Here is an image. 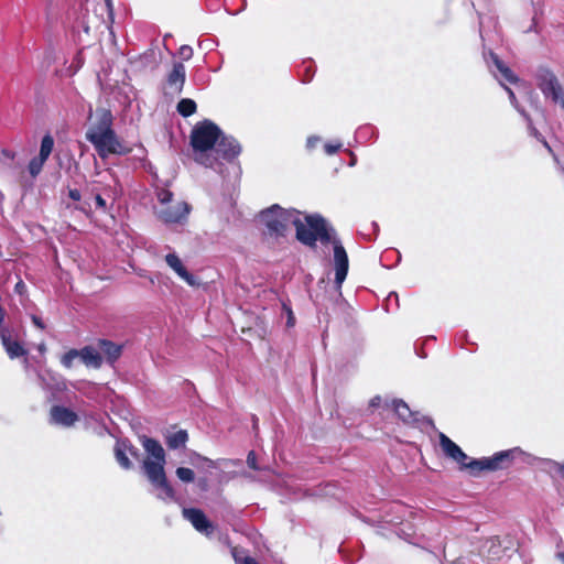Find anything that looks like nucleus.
I'll list each match as a JSON object with an SVG mask.
<instances>
[{
	"instance_id": "f257e3e1",
	"label": "nucleus",
	"mask_w": 564,
	"mask_h": 564,
	"mask_svg": "<svg viewBox=\"0 0 564 564\" xmlns=\"http://www.w3.org/2000/svg\"><path fill=\"white\" fill-rule=\"evenodd\" d=\"M260 220L267 229V234L272 237H282L293 225L296 231V239L310 247L315 248L317 240L323 245L332 243L334 248L335 284L340 290L348 273V256L337 238L332 226L318 214L302 216L295 209H284L279 205L260 213Z\"/></svg>"
},
{
	"instance_id": "f03ea898",
	"label": "nucleus",
	"mask_w": 564,
	"mask_h": 564,
	"mask_svg": "<svg viewBox=\"0 0 564 564\" xmlns=\"http://www.w3.org/2000/svg\"><path fill=\"white\" fill-rule=\"evenodd\" d=\"M142 446L147 458L142 463L143 471L153 488L158 490L156 498L161 500H174L175 491L165 475V452L162 445L154 438L143 436Z\"/></svg>"
},
{
	"instance_id": "7ed1b4c3",
	"label": "nucleus",
	"mask_w": 564,
	"mask_h": 564,
	"mask_svg": "<svg viewBox=\"0 0 564 564\" xmlns=\"http://www.w3.org/2000/svg\"><path fill=\"white\" fill-rule=\"evenodd\" d=\"M97 120L86 132V139L94 145L101 159L110 154L123 155L130 152L112 129V113L106 108L96 110Z\"/></svg>"
},
{
	"instance_id": "20e7f679",
	"label": "nucleus",
	"mask_w": 564,
	"mask_h": 564,
	"mask_svg": "<svg viewBox=\"0 0 564 564\" xmlns=\"http://www.w3.org/2000/svg\"><path fill=\"white\" fill-rule=\"evenodd\" d=\"M221 130L210 120H204L195 124L191 133V145L194 159L197 163L207 167L214 166V159L209 152L217 145Z\"/></svg>"
},
{
	"instance_id": "39448f33",
	"label": "nucleus",
	"mask_w": 564,
	"mask_h": 564,
	"mask_svg": "<svg viewBox=\"0 0 564 564\" xmlns=\"http://www.w3.org/2000/svg\"><path fill=\"white\" fill-rule=\"evenodd\" d=\"M484 58L487 63L488 68L492 75L498 79L500 85L506 89L509 95L511 105L518 110V112L528 121V128L532 135L540 138L539 131L532 126L529 115L522 109L517 101L514 91L505 85V83L518 84V76L492 52H484Z\"/></svg>"
},
{
	"instance_id": "423d86ee",
	"label": "nucleus",
	"mask_w": 564,
	"mask_h": 564,
	"mask_svg": "<svg viewBox=\"0 0 564 564\" xmlns=\"http://www.w3.org/2000/svg\"><path fill=\"white\" fill-rule=\"evenodd\" d=\"M159 206L155 207L156 217L166 225L183 224L191 213V206L184 200H174L173 193L165 188L156 191Z\"/></svg>"
},
{
	"instance_id": "0eeeda50",
	"label": "nucleus",
	"mask_w": 564,
	"mask_h": 564,
	"mask_svg": "<svg viewBox=\"0 0 564 564\" xmlns=\"http://www.w3.org/2000/svg\"><path fill=\"white\" fill-rule=\"evenodd\" d=\"M516 460L524 464H532L535 457L520 447H513L495 453L486 457V467L488 471H496L509 468Z\"/></svg>"
},
{
	"instance_id": "6e6552de",
	"label": "nucleus",
	"mask_w": 564,
	"mask_h": 564,
	"mask_svg": "<svg viewBox=\"0 0 564 564\" xmlns=\"http://www.w3.org/2000/svg\"><path fill=\"white\" fill-rule=\"evenodd\" d=\"M536 82L544 97L564 110V89L556 76L549 69L541 68L536 73Z\"/></svg>"
},
{
	"instance_id": "1a4fd4ad",
	"label": "nucleus",
	"mask_w": 564,
	"mask_h": 564,
	"mask_svg": "<svg viewBox=\"0 0 564 564\" xmlns=\"http://www.w3.org/2000/svg\"><path fill=\"white\" fill-rule=\"evenodd\" d=\"M183 517L192 523L196 531L210 536L215 531V525L207 519L205 513L197 508H184Z\"/></svg>"
},
{
	"instance_id": "9d476101",
	"label": "nucleus",
	"mask_w": 564,
	"mask_h": 564,
	"mask_svg": "<svg viewBox=\"0 0 564 564\" xmlns=\"http://www.w3.org/2000/svg\"><path fill=\"white\" fill-rule=\"evenodd\" d=\"M51 422L64 427H70L78 421V415L63 405H54L50 411Z\"/></svg>"
},
{
	"instance_id": "9b49d317",
	"label": "nucleus",
	"mask_w": 564,
	"mask_h": 564,
	"mask_svg": "<svg viewBox=\"0 0 564 564\" xmlns=\"http://www.w3.org/2000/svg\"><path fill=\"white\" fill-rule=\"evenodd\" d=\"M440 446L446 457L453 459L459 465H465V460L468 459V456L462 451V448L444 433H440Z\"/></svg>"
},
{
	"instance_id": "f8f14e48",
	"label": "nucleus",
	"mask_w": 564,
	"mask_h": 564,
	"mask_svg": "<svg viewBox=\"0 0 564 564\" xmlns=\"http://www.w3.org/2000/svg\"><path fill=\"white\" fill-rule=\"evenodd\" d=\"M166 264L188 285H198V281L194 274L189 273L184 267L182 260L175 252H170L165 256Z\"/></svg>"
},
{
	"instance_id": "ddd939ff",
	"label": "nucleus",
	"mask_w": 564,
	"mask_h": 564,
	"mask_svg": "<svg viewBox=\"0 0 564 564\" xmlns=\"http://www.w3.org/2000/svg\"><path fill=\"white\" fill-rule=\"evenodd\" d=\"M0 338L11 359L26 356V349L18 340L12 338L11 333L7 328L0 327Z\"/></svg>"
},
{
	"instance_id": "4468645a",
	"label": "nucleus",
	"mask_w": 564,
	"mask_h": 564,
	"mask_svg": "<svg viewBox=\"0 0 564 564\" xmlns=\"http://www.w3.org/2000/svg\"><path fill=\"white\" fill-rule=\"evenodd\" d=\"M128 455L138 457V455H139L138 448L132 446L128 441H124V440L117 441L116 446H115V456H116L118 464L123 469L131 468V462H130Z\"/></svg>"
},
{
	"instance_id": "2eb2a0df",
	"label": "nucleus",
	"mask_w": 564,
	"mask_h": 564,
	"mask_svg": "<svg viewBox=\"0 0 564 564\" xmlns=\"http://www.w3.org/2000/svg\"><path fill=\"white\" fill-rule=\"evenodd\" d=\"M186 79V68L182 62H174L166 82L169 87L176 94H181Z\"/></svg>"
},
{
	"instance_id": "dca6fc26",
	"label": "nucleus",
	"mask_w": 564,
	"mask_h": 564,
	"mask_svg": "<svg viewBox=\"0 0 564 564\" xmlns=\"http://www.w3.org/2000/svg\"><path fill=\"white\" fill-rule=\"evenodd\" d=\"M240 151L241 148L236 139L232 137L220 135L216 145V152L224 159L232 160L240 153Z\"/></svg>"
},
{
	"instance_id": "f3484780",
	"label": "nucleus",
	"mask_w": 564,
	"mask_h": 564,
	"mask_svg": "<svg viewBox=\"0 0 564 564\" xmlns=\"http://www.w3.org/2000/svg\"><path fill=\"white\" fill-rule=\"evenodd\" d=\"M79 358L87 367L99 368L102 364L100 351L90 346H86L79 350Z\"/></svg>"
},
{
	"instance_id": "a211bd4d",
	"label": "nucleus",
	"mask_w": 564,
	"mask_h": 564,
	"mask_svg": "<svg viewBox=\"0 0 564 564\" xmlns=\"http://www.w3.org/2000/svg\"><path fill=\"white\" fill-rule=\"evenodd\" d=\"M392 406L397 415L406 424H414L417 422L419 413L412 412L409 405L403 400H393Z\"/></svg>"
},
{
	"instance_id": "6ab92c4d",
	"label": "nucleus",
	"mask_w": 564,
	"mask_h": 564,
	"mask_svg": "<svg viewBox=\"0 0 564 564\" xmlns=\"http://www.w3.org/2000/svg\"><path fill=\"white\" fill-rule=\"evenodd\" d=\"M100 354H102L109 364H113L121 355L122 347L109 340H100Z\"/></svg>"
},
{
	"instance_id": "aec40b11",
	"label": "nucleus",
	"mask_w": 564,
	"mask_h": 564,
	"mask_svg": "<svg viewBox=\"0 0 564 564\" xmlns=\"http://www.w3.org/2000/svg\"><path fill=\"white\" fill-rule=\"evenodd\" d=\"M188 441V434L185 430H178L165 435V443L170 449L184 447Z\"/></svg>"
},
{
	"instance_id": "412c9836",
	"label": "nucleus",
	"mask_w": 564,
	"mask_h": 564,
	"mask_svg": "<svg viewBox=\"0 0 564 564\" xmlns=\"http://www.w3.org/2000/svg\"><path fill=\"white\" fill-rule=\"evenodd\" d=\"M94 192V198L96 208L100 209L102 212L107 210V199L115 200L116 199V193L111 187H106L104 192H97L95 188Z\"/></svg>"
},
{
	"instance_id": "4be33fe9",
	"label": "nucleus",
	"mask_w": 564,
	"mask_h": 564,
	"mask_svg": "<svg viewBox=\"0 0 564 564\" xmlns=\"http://www.w3.org/2000/svg\"><path fill=\"white\" fill-rule=\"evenodd\" d=\"M177 111L183 117H189L196 111V102L189 98H183L177 104Z\"/></svg>"
},
{
	"instance_id": "5701e85b",
	"label": "nucleus",
	"mask_w": 564,
	"mask_h": 564,
	"mask_svg": "<svg viewBox=\"0 0 564 564\" xmlns=\"http://www.w3.org/2000/svg\"><path fill=\"white\" fill-rule=\"evenodd\" d=\"M189 463L197 468H200V467L214 468V467H216L215 463L212 459H209L205 456H202L200 454H198L196 452H192L189 454Z\"/></svg>"
},
{
	"instance_id": "b1692460",
	"label": "nucleus",
	"mask_w": 564,
	"mask_h": 564,
	"mask_svg": "<svg viewBox=\"0 0 564 564\" xmlns=\"http://www.w3.org/2000/svg\"><path fill=\"white\" fill-rule=\"evenodd\" d=\"M53 148H54V139H53V137L51 134H45L42 138V141H41V148H40L39 156L44 159V160H47L48 156L51 155L52 151H53Z\"/></svg>"
},
{
	"instance_id": "393cba45",
	"label": "nucleus",
	"mask_w": 564,
	"mask_h": 564,
	"mask_svg": "<svg viewBox=\"0 0 564 564\" xmlns=\"http://www.w3.org/2000/svg\"><path fill=\"white\" fill-rule=\"evenodd\" d=\"M460 468L469 469L474 475H477L480 471L487 470L486 457L479 459H471L468 463L465 460V465H460Z\"/></svg>"
},
{
	"instance_id": "a878e982",
	"label": "nucleus",
	"mask_w": 564,
	"mask_h": 564,
	"mask_svg": "<svg viewBox=\"0 0 564 564\" xmlns=\"http://www.w3.org/2000/svg\"><path fill=\"white\" fill-rule=\"evenodd\" d=\"M177 478L185 484L193 482L195 479V474L191 468L187 467H178L175 471Z\"/></svg>"
},
{
	"instance_id": "bb28decb",
	"label": "nucleus",
	"mask_w": 564,
	"mask_h": 564,
	"mask_svg": "<svg viewBox=\"0 0 564 564\" xmlns=\"http://www.w3.org/2000/svg\"><path fill=\"white\" fill-rule=\"evenodd\" d=\"M46 162V160L40 158V156H36V158H33L30 163H29V172L30 174L35 177L40 174V172L42 171L43 169V165L44 163Z\"/></svg>"
},
{
	"instance_id": "cd10ccee",
	"label": "nucleus",
	"mask_w": 564,
	"mask_h": 564,
	"mask_svg": "<svg viewBox=\"0 0 564 564\" xmlns=\"http://www.w3.org/2000/svg\"><path fill=\"white\" fill-rule=\"evenodd\" d=\"M232 556L236 564H258L253 557L242 555V552L238 551L236 547L232 549Z\"/></svg>"
},
{
	"instance_id": "c85d7f7f",
	"label": "nucleus",
	"mask_w": 564,
	"mask_h": 564,
	"mask_svg": "<svg viewBox=\"0 0 564 564\" xmlns=\"http://www.w3.org/2000/svg\"><path fill=\"white\" fill-rule=\"evenodd\" d=\"M76 358H79V350L70 349L63 355L61 362L65 368H70Z\"/></svg>"
},
{
	"instance_id": "c756f323",
	"label": "nucleus",
	"mask_w": 564,
	"mask_h": 564,
	"mask_svg": "<svg viewBox=\"0 0 564 564\" xmlns=\"http://www.w3.org/2000/svg\"><path fill=\"white\" fill-rule=\"evenodd\" d=\"M182 61H189L193 57V48L189 45H182L177 52Z\"/></svg>"
},
{
	"instance_id": "7c9ffc66",
	"label": "nucleus",
	"mask_w": 564,
	"mask_h": 564,
	"mask_svg": "<svg viewBox=\"0 0 564 564\" xmlns=\"http://www.w3.org/2000/svg\"><path fill=\"white\" fill-rule=\"evenodd\" d=\"M343 147V143L337 141V142H328V143H325L324 145V150L326 152L327 155H333L335 154L337 151H339Z\"/></svg>"
},
{
	"instance_id": "2f4dec72",
	"label": "nucleus",
	"mask_w": 564,
	"mask_h": 564,
	"mask_svg": "<svg viewBox=\"0 0 564 564\" xmlns=\"http://www.w3.org/2000/svg\"><path fill=\"white\" fill-rule=\"evenodd\" d=\"M486 23H492V25L496 26V20L492 17L485 18L479 15V32L482 40L485 39L484 33Z\"/></svg>"
},
{
	"instance_id": "473e14b6",
	"label": "nucleus",
	"mask_w": 564,
	"mask_h": 564,
	"mask_svg": "<svg viewBox=\"0 0 564 564\" xmlns=\"http://www.w3.org/2000/svg\"><path fill=\"white\" fill-rule=\"evenodd\" d=\"M247 464L250 468L257 470L259 469L258 465H257V457H256V454L254 452H250L247 456Z\"/></svg>"
},
{
	"instance_id": "72a5a7b5",
	"label": "nucleus",
	"mask_w": 564,
	"mask_h": 564,
	"mask_svg": "<svg viewBox=\"0 0 564 564\" xmlns=\"http://www.w3.org/2000/svg\"><path fill=\"white\" fill-rule=\"evenodd\" d=\"M83 65V56L80 53H77V55L75 56V59H74V64L70 66L73 69H72V74H75Z\"/></svg>"
},
{
	"instance_id": "f704fd0d",
	"label": "nucleus",
	"mask_w": 564,
	"mask_h": 564,
	"mask_svg": "<svg viewBox=\"0 0 564 564\" xmlns=\"http://www.w3.org/2000/svg\"><path fill=\"white\" fill-rule=\"evenodd\" d=\"M321 142V138L317 135L308 137L306 140V148L313 150Z\"/></svg>"
},
{
	"instance_id": "c9c22d12",
	"label": "nucleus",
	"mask_w": 564,
	"mask_h": 564,
	"mask_svg": "<svg viewBox=\"0 0 564 564\" xmlns=\"http://www.w3.org/2000/svg\"><path fill=\"white\" fill-rule=\"evenodd\" d=\"M68 196H69L70 199H73L75 202H78L82 198L80 192L78 189H76V188L69 189L68 191Z\"/></svg>"
},
{
	"instance_id": "e433bc0d",
	"label": "nucleus",
	"mask_w": 564,
	"mask_h": 564,
	"mask_svg": "<svg viewBox=\"0 0 564 564\" xmlns=\"http://www.w3.org/2000/svg\"><path fill=\"white\" fill-rule=\"evenodd\" d=\"M366 132H372V129L370 127H364V128H360L358 129L357 131V137L358 138H362L366 135Z\"/></svg>"
},
{
	"instance_id": "4c0bfd02",
	"label": "nucleus",
	"mask_w": 564,
	"mask_h": 564,
	"mask_svg": "<svg viewBox=\"0 0 564 564\" xmlns=\"http://www.w3.org/2000/svg\"><path fill=\"white\" fill-rule=\"evenodd\" d=\"M32 322H33V324H34L36 327H39V328H41V329H44V327H45V326H44V324H43V322H42V319H41L40 317H37V316L33 315V316H32Z\"/></svg>"
},
{
	"instance_id": "58836bf2",
	"label": "nucleus",
	"mask_w": 564,
	"mask_h": 564,
	"mask_svg": "<svg viewBox=\"0 0 564 564\" xmlns=\"http://www.w3.org/2000/svg\"><path fill=\"white\" fill-rule=\"evenodd\" d=\"M380 402H381L380 397H375V398H372V399L370 400V406H373V408H375V406H378V405L380 404Z\"/></svg>"
},
{
	"instance_id": "ea45409f",
	"label": "nucleus",
	"mask_w": 564,
	"mask_h": 564,
	"mask_svg": "<svg viewBox=\"0 0 564 564\" xmlns=\"http://www.w3.org/2000/svg\"><path fill=\"white\" fill-rule=\"evenodd\" d=\"M2 154H3L6 158L10 159V160H12V159L14 158L13 153H12V152H10V151H8V150H3V151H2Z\"/></svg>"
},
{
	"instance_id": "a19ab883",
	"label": "nucleus",
	"mask_w": 564,
	"mask_h": 564,
	"mask_svg": "<svg viewBox=\"0 0 564 564\" xmlns=\"http://www.w3.org/2000/svg\"><path fill=\"white\" fill-rule=\"evenodd\" d=\"M3 319H4V311H3V308L0 306V325L2 324Z\"/></svg>"
},
{
	"instance_id": "79ce46f5",
	"label": "nucleus",
	"mask_w": 564,
	"mask_h": 564,
	"mask_svg": "<svg viewBox=\"0 0 564 564\" xmlns=\"http://www.w3.org/2000/svg\"><path fill=\"white\" fill-rule=\"evenodd\" d=\"M350 155H351V162H350V165H355L356 164V156L352 152H350Z\"/></svg>"
},
{
	"instance_id": "37998d69",
	"label": "nucleus",
	"mask_w": 564,
	"mask_h": 564,
	"mask_svg": "<svg viewBox=\"0 0 564 564\" xmlns=\"http://www.w3.org/2000/svg\"><path fill=\"white\" fill-rule=\"evenodd\" d=\"M45 349H46V348H45V345H44V344H41V345L39 346V350H40L41 352H44V351H45Z\"/></svg>"
},
{
	"instance_id": "c03bdc74",
	"label": "nucleus",
	"mask_w": 564,
	"mask_h": 564,
	"mask_svg": "<svg viewBox=\"0 0 564 564\" xmlns=\"http://www.w3.org/2000/svg\"><path fill=\"white\" fill-rule=\"evenodd\" d=\"M543 144L550 152H552V149L550 148L549 143L545 140H543Z\"/></svg>"
},
{
	"instance_id": "a18cd8bd",
	"label": "nucleus",
	"mask_w": 564,
	"mask_h": 564,
	"mask_svg": "<svg viewBox=\"0 0 564 564\" xmlns=\"http://www.w3.org/2000/svg\"><path fill=\"white\" fill-rule=\"evenodd\" d=\"M292 312H290V316H289V321H288V324L289 325H293V322H292Z\"/></svg>"
},
{
	"instance_id": "49530a36",
	"label": "nucleus",
	"mask_w": 564,
	"mask_h": 564,
	"mask_svg": "<svg viewBox=\"0 0 564 564\" xmlns=\"http://www.w3.org/2000/svg\"><path fill=\"white\" fill-rule=\"evenodd\" d=\"M558 469H560V471H561V473H563V475H564V463H563L562 465H560V468H558Z\"/></svg>"
},
{
	"instance_id": "de8ad7c7",
	"label": "nucleus",
	"mask_w": 564,
	"mask_h": 564,
	"mask_svg": "<svg viewBox=\"0 0 564 564\" xmlns=\"http://www.w3.org/2000/svg\"><path fill=\"white\" fill-rule=\"evenodd\" d=\"M558 556H560V558H561V560L563 561V563H564V553H561Z\"/></svg>"
},
{
	"instance_id": "09e8293b",
	"label": "nucleus",
	"mask_w": 564,
	"mask_h": 564,
	"mask_svg": "<svg viewBox=\"0 0 564 564\" xmlns=\"http://www.w3.org/2000/svg\"><path fill=\"white\" fill-rule=\"evenodd\" d=\"M24 364H25V366H28V364H29L28 358H24Z\"/></svg>"
},
{
	"instance_id": "8fccbe9b",
	"label": "nucleus",
	"mask_w": 564,
	"mask_h": 564,
	"mask_svg": "<svg viewBox=\"0 0 564 564\" xmlns=\"http://www.w3.org/2000/svg\"><path fill=\"white\" fill-rule=\"evenodd\" d=\"M223 540L225 543H227V541H228L227 536H224Z\"/></svg>"
}]
</instances>
